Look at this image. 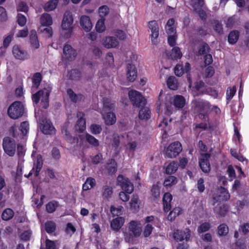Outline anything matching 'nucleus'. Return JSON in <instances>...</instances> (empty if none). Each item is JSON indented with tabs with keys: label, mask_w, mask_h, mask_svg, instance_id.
Returning a JSON list of instances; mask_svg holds the SVG:
<instances>
[{
	"label": "nucleus",
	"mask_w": 249,
	"mask_h": 249,
	"mask_svg": "<svg viewBox=\"0 0 249 249\" xmlns=\"http://www.w3.org/2000/svg\"><path fill=\"white\" fill-rule=\"evenodd\" d=\"M142 232V228L139 223L134 220L131 221L124 232V238L127 243H133L135 238L139 237Z\"/></svg>",
	"instance_id": "1"
},
{
	"label": "nucleus",
	"mask_w": 249,
	"mask_h": 249,
	"mask_svg": "<svg viewBox=\"0 0 249 249\" xmlns=\"http://www.w3.org/2000/svg\"><path fill=\"white\" fill-rule=\"evenodd\" d=\"M195 112L198 114L199 119L206 121L208 119L211 111V104L209 102L203 99L196 100L194 103Z\"/></svg>",
	"instance_id": "2"
},
{
	"label": "nucleus",
	"mask_w": 249,
	"mask_h": 249,
	"mask_svg": "<svg viewBox=\"0 0 249 249\" xmlns=\"http://www.w3.org/2000/svg\"><path fill=\"white\" fill-rule=\"evenodd\" d=\"M24 111V107L20 101L13 102L8 107L7 114L13 119H17L21 117Z\"/></svg>",
	"instance_id": "3"
},
{
	"label": "nucleus",
	"mask_w": 249,
	"mask_h": 249,
	"mask_svg": "<svg viewBox=\"0 0 249 249\" xmlns=\"http://www.w3.org/2000/svg\"><path fill=\"white\" fill-rule=\"evenodd\" d=\"M128 96L133 106L140 107L146 104V100L140 92L136 90H130Z\"/></svg>",
	"instance_id": "4"
},
{
	"label": "nucleus",
	"mask_w": 249,
	"mask_h": 249,
	"mask_svg": "<svg viewBox=\"0 0 249 249\" xmlns=\"http://www.w3.org/2000/svg\"><path fill=\"white\" fill-rule=\"evenodd\" d=\"M77 56L76 50L68 44H66L63 49L61 59L63 62L67 63L74 60Z\"/></svg>",
	"instance_id": "5"
},
{
	"label": "nucleus",
	"mask_w": 249,
	"mask_h": 249,
	"mask_svg": "<svg viewBox=\"0 0 249 249\" xmlns=\"http://www.w3.org/2000/svg\"><path fill=\"white\" fill-rule=\"evenodd\" d=\"M2 146L5 153L10 157L14 156L16 152V144L14 139L9 137L3 139Z\"/></svg>",
	"instance_id": "6"
},
{
	"label": "nucleus",
	"mask_w": 249,
	"mask_h": 249,
	"mask_svg": "<svg viewBox=\"0 0 249 249\" xmlns=\"http://www.w3.org/2000/svg\"><path fill=\"white\" fill-rule=\"evenodd\" d=\"M117 181L118 185L120 186L123 191L130 194L134 190L133 184L127 178L124 177L123 175H119L117 178Z\"/></svg>",
	"instance_id": "7"
},
{
	"label": "nucleus",
	"mask_w": 249,
	"mask_h": 249,
	"mask_svg": "<svg viewBox=\"0 0 249 249\" xmlns=\"http://www.w3.org/2000/svg\"><path fill=\"white\" fill-rule=\"evenodd\" d=\"M182 145L178 141L174 142L169 144L165 151L167 157L173 158L176 157L182 151Z\"/></svg>",
	"instance_id": "8"
},
{
	"label": "nucleus",
	"mask_w": 249,
	"mask_h": 249,
	"mask_svg": "<svg viewBox=\"0 0 249 249\" xmlns=\"http://www.w3.org/2000/svg\"><path fill=\"white\" fill-rule=\"evenodd\" d=\"M211 156L210 153H203L201 154L198 160L199 166L203 172L209 173L211 169L209 159Z\"/></svg>",
	"instance_id": "9"
},
{
	"label": "nucleus",
	"mask_w": 249,
	"mask_h": 249,
	"mask_svg": "<svg viewBox=\"0 0 249 249\" xmlns=\"http://www.w3.org/2000/svg\"><path fill=\"white\" fill-rule=\"evenodd\" d=\"M219 194H214L213 196L214 203L226 201L230 199V195L226 188L220 186L219 188Z\"/></svg>",
	"instance_id": "10"
},
{
	"label": "nucleus",
	"mask_w": 249,
	"mask_h": 249,
	"mask_svg": "<svg viewBox=\"0 0 249 249\" xmlns=\"http://www.w3.org/2000/svg\"><path fill=\"white\" fill-rule=\"evenodd\" d=\"M12 53L14 57L19 60H25L29 56L27 52L18 45H15L13 47Z\"/></svg>",
	"instance_id": "11"
},
{
	"label": "nucleus",
	"mask_w": 249,
	"mask_h": 249,
	"mask_svg": "<svg viewBox=\"0 0 249 249\" xmlns=\"http://www.w3.org/2000/svg\"><path fill=\"white\" fill-rule=\"evenodd\" d=\"M138 76L137 69L135 65L128 63L126 68V77L127 80L130 82H134Z\"/></svg>",
	"instance_id": "12"
},
{
	"label": "nucleus",
	"mask_w": 249,
	"mask_h": 249,
	"mask_svg": "<svg viewBox=\"0 0 249 249\" xmlns=\"http://www.w3.org/2000/svg\"><path fill=\"white\" fill-rule=\"evenodd\" d=\"M191 66L189 62H186L184 66L182 62L178 63L174 68V73L178 76H181L184 73L190 72Z\"/></svg>",
	"instance_id": "13"
},
{
	"label": "nucleus",
	"mask_w": 249,
	"mask_h": 249,
	"mask_svg": "<svg viewBox=\"0 0 249 249\" xmlns=\"http://www.w3.org/2000/svg\"><path fill=\"white\" fill-rule=\"evenodd\" d=\"M148 27L151 30V41L153 44L157 45L158 42L156 40L159 36V27L157 21L154 20L148 22Z\"/></svg>",
	"instance_id": "14"
},
{
	"label": "nucleus",
	"mask_w": 249,
	"mask_h": 249,
	"mask_svg": "<svg viewBox=\"0 0 249 249\" xmlns=\"http://www.w3.org/2000/svg\"><path fill=\"white\" fill-rule=\"evenodd\" d=\"M77 117H80L76 122L75 129L79 132H83L86 129V119L84 118L85 114L83 112L78 111L77 114Z\"/></svg>",
	"instance_id": "15"
},
{
	"label": "nucleus",
	"mask_w": 249,
	"mask_h": 249,
	"mask_svg": "<svg viewBox=\"0 0 249 249\" xmlns=\"http://www.w3.org/2000/svg\"><path fill=\"white\" fill-rule=\"evenodd\" d=\"M73 21L72 14L70 12H66L64 13L63 20L61 23V27L63 30L69 29Z\"/></svg>",
	"instance_id": "16"
},
{
	"label": "nucleus",
	"mask_w": 249,
	"mask_h": 249,
	"mask_svg": "<svg viewBox=\"0 0 249 249\" xmlns=\"http://www.w3.org/2000/svg\"><path fill=\"white\" fill-rule=\"evenodd\" d=\"M42 132L45 135H54L56 129L50 120H46L42 124Z\"/></svg>",
	"instance_id": "17"
},
{
	"label": "nucleus",
	"mask_w": 249,
	"mask_h": 249,
	"mask_svg": "<svg viewBox=\"0 0 249 249\" xmlns=\"http://www.w3.org/2000/svg\"><path fill=\"white\" fill-rule=\"evenodd\" d=\"M103 44L107 48H113L119 45V42L115 37L108 36L103 39Z\"/></svg>",
	"instance_id": "18"
},
{
	"label": "nucleus",
	"mask_w": 249,
	"mask_h": 249,
	"mask_svg": "<svg viewBox=\"0 0 249 249\" xmlns=\"http://www.w3.org/2000/svg\"><path fill=\"white\" fill-rule=\"evenodd\" d=\"M80 24L82 28L86 31L89 32L92 28V24L88 16H82L80 18Z\"/></svg>",
	"instance_id": "19"
},
{
	"label": "nucleus",
	"mask_w": 249,
	"mask_h": 249,
	"mask_svg": "<svg viewBox=\"0 0 249 249\" xmlns=\"http://www.w3.org/2000/svg\"><path fill=\"white\" fill-rule=\"evenodd\" d=\"M173 196L171 193L166 192L164 194L162 198V203L164 212H168L171 210V202Z\"/></svg>",
	"instance_id": "20"
},
{
	"label": "nucleus",
	"mask_w": 249,
	"mask_h": 249,
	"mask_svg": "<svg viewBox=\"0 0 249 249\" xmlns=\"http://www.w3.org/2000/svg\"><path fill=\"white\" fill-rule=\"evenodd\" d=\"M43 164V160L42 156L39 154L36 157V162L34 164V166L32 168V170H35L34 176L36 177L38 176L39 172L41 171Z\"/></svg>",
	"instance_id": "21"
},
{
	"label": "nucleus",
	"mask_w": 249,
	"mask_h": 249,
	"mask_svg": "<svg viewBox=\"0 0 249 249\" xmlns=\"http://www.w3.org/2000/svg\"><path fill=\"white\" fill-rule=\"evenodd\" d=\"M182 56V53L180 48L178 47H174L172 48L169 54L168 55V58L172 60H178Z\"/></svg>",
	"instance_id": "22"
},
{
	"label": "nucleus",
	"mask_w": 249,
	"mask_h": 249,
	"mask_svg": "<svg viewBox=\"0 0 249 249\" xmlns=\"http://www.w3.org/2000/svg\"><path fill=\"white\" fill-rule=\"evenodd\" d=\"M124 219L123 217H117L112 219L110 222V227L112 230L118 231L123 226Z\"/></svg>",
	"instance_id": "23"
},
{
	"label": "nucleus",
	"mask_w": 249,
	"mask_h": 249,
	"mask_svg": "<svg viewBox=\"0 0 249 249\" xmlns=\"http://www.w3.org/2000/svg\"><path fill=\"white\" fill-rule=\"evenodd\" d=\"M67 93L73 103H76L84 99V96L83 94L81 93L76 94L71 89H68L67 90Z\"/></svg>",
	"instance_id": "24"
},
{
	"label": "nucleus",
	"mask_w": 249,
	"mask_h": 249,
	"mask_svg": "<svg viewBox=\"0 0 249 249\" xmlns=\"http://www.w3.org/2000/svg\"><path fill=\"white\" fill-rule=\"evenodd\" d=\"M185 99L183 96L176 95L174 96L173 104L176 108H181L185 106Z\"/></svg>",
	"instance_id": "25"
},
{
	"label": "nucleus",
	"mask_w": 249,
	"mask_h": 249,
	"mask_svg": "<svg viewBox=\"0 0 249 249\" xmlns=\"http://www.w3.org/2000/svg\"><path fill=\"white\" fill-rule=\"evenodd\" d=\"M103 118L107 125H112L116 122V115L113 112H107L106 115H103Z\"/></svg>",
	"instance_id": "26"
},
{
	"label": "nucleus",
	"mask_w": 249,
	"mask_h": 249,
	"mask_svg": "<svg viewBox=\"0 0 249 249\" xmlns=\"http://www.w3.org/2000/svg\"><path fill=\"white\" fill-rule=\"evenodd\" d=\"M109 174H114L117 170V163L113 159H110L107 163L106 167Z\"/></svg>",
	"instance_id": "27"
},
{
	"label": "nucleus",
	"mask_w": 249,
	"mask_h": 249,
	"mask_svg": "<svg viewBox=\"0 0 249 249\" xmlns=\"http://www.w3.org/2000/svg\"><path fill=\"white\" fill-rule=\"evenodd\" d=\"M139 112V117L141 120H148L151 117V111L149 108L142 107Z\"/></svg>",
	"instance_id": "28"
},
{
	"label": "nucleus",
	"mask_w": 249,
	"mask_h": 249,
	"mask_svg": "<svg viewBox=\"0 0 249 249\" xmlns=\"http://www.w3.org/2000/svg\"><path fill=\"white\" fill-rule=\"evenodd\" d=\"M239 37V32L238 31L234 30L231 31L228 36V41L229 44L231 45L235 44L238 41Z\"/></svg>",
	"instance_id": "29"
},
{
	"label": "nucleus",
	"mask_w": 249,
	"mask_h": 249,
	"mask_svg": "<svg viewBox=\"0 0 249 249\" xmlns=\"http://www.w3.org/2000/svg\"><path fill=\"white\" fill-rule=\"evenodd\" d=\"M167 85L170 89H177L178 87V79L174 76H169L167 80Z\"/></svg>",
	"instance_id": "30"
},
{
	"label": "nucleus",
	"mask_w": 249,
	"mask_h": 249,
	"mask_svg": "<svg viewBox=\"0 0 249 249\" xmlns=\"http://www.w3.org/2000/svg\"><path fill=\"white\" fill-rule=\"evenodd\" d=\"M50 89H45V91L44 94L43 95L41 101V105L42 108L44 109H47L49 105V96L51 92Z\"/></svg>",
	"instance_id": "31"
},
{
	"label": "nucleus",
	"mask_w": 249,
	"mask_h": 249,
	"mask_svg": "<svg viewBox=\"0 0 249 249\" xmlns=\"http://www.w3.org/2000/svg\"><path fill=\"white\" fill-rule=\"evenodd\" d=\"M30 41L31 45L35 49L39 47V43L38 40L36 32L35 30H32L30 35Z\"/></svg>",
	"instance_id": "32"
},
{
	"label": "nucleus",
	"mask_w": 249,
	"mask_h": 249,
	"mask_svg": "<svg viewBox=\"0 0 249 249\" xmlns=\"http://www.w3.org/2000/svg\"><path fill=\"white\" fill-rule=\"evenodd\" d=\"M40 23L43 26H49L52 24L53 19L51 15L48 13H45L40 17Z\"/></svg>",
	"instance_id": "33"
},
{
	"label": "nucleus",
	"mask_w": 249,
	"mask_h": 249,
	"mask_svg": "<svg viewBox=\"0 0 249 249\" xmlns=\"http://www.w3.org/2000/svg\"><path fill=\"white\" fill-rule=\"evenodd\" d=\"M86 142L92 146L96 147L99 145V141L94 136L87 133L85 135Z\"/></svg>",
	"instance_id": "34"
},
{
	"label": "nucleus",
	"mask_w": 249,
	"mask_h": 249,
	"mask_svg": "<svg viewBox=\"0 0 249 249\" xmlns=\"http://www.w3.org/2000/svg\"><path fill=\"white\" fill-rule=\"evenodd\" d=\"M14 215V212L11 208H6L1 213V219L4 221L11 220Z\"/></svg>",
	"instance_id": "35"
},
{
	"label": "nucleus",
	"mask_w": 249,
	"mask_h": 249,
	"mask_svg": "<svg viewBox=\"0 0 249 249\" xmlns=\"http://www.w3.org/2000/svg\"><path fill=\"white\" fill-rule=\"evenodd\" d=\"M42 79V76L40 72L34 73L32 78L33 86L36 89L38 88Z\"/></svg>",
	"instance_id": "36"
},
{
	"label": "nucleus",
	"mask_w": 249,
	"mask_h": 249,
	"mask_svg": "<svg viewBox=\"0 0 249 249\" xmlns=\"http://www.w3.org/2000/svg\"><path fill=\"white\" fill-rule=\"evenodd\" d=\"M115 107V101H112L108 98L103 99V107L107 110H112Z\"/></svg>",
	"instance_id": "37"
},
{
	"label": "nucleus",
	"mask_w": 249,
	"mask_h": 249,
	"mask_svg": "<svg viewBox=\"0 0 249 249\" xmlns=\"http://www.w3.org/2000/svg\"><path fill=\"white\" fill-rule=\"evenodd\" d=\"M59 205L58 202L56 200L50 201L46 205V209L48 213L54 212Z\"/></svg>",
	"instance_id": "38"
},
{
	"label": "nucleus",
	"mask_w": 249,
	"mask_h": 249,
	"mask_svg": "<svg viewBox=\"0 0 249 249\" xmlns=\"http://www.w3.org/2000/svg\"><path fill=\"white\" fill-rule=\"evenodd\" d=\"M181 209L179 207H176L174 208L169 213L167 219L170 221H173L175 219V218L178 216L181 212Z\"/></svg>",
	"instance_id": "39"
},
{
	"label": "nucleus",
	"mask_w": 249,
	"mask_h": 249,
	"mask_svg": "<svg viewBox=\"0 0 249 249\" xmlns=\"http://www.w3.org/2000/svg\"><path fill=\"white\" fill-rule=\"evenodd\" d=\"M174 238L177 241H182L184 238H185L186 241H187L188 238L184 231L179 230H177L174 232Z\"/></svg>",
	"instance_id": "40"
},
{
	"label": "nucleus",
	"mask_w": 249,
	"mask_h": 249,
	"mask_svg": "<svg viewBox=\"0 0 249 249\" xmlns=\"http://www.w3.org/2000/svg\"><path fill=\"white\" fill-rule=\"evenodd\" d=\"M56 226L54 222L48 221L45 224V230L48 233H52L56 230Z\"/></svg>",
	"instance_id": "41"
},
{
	"label": "nucleus",
	"mask_w": 249,
	"mask_h": 249,
	"mask_svg": "<svg viewBox=\"0 0 249 249\" xmlns=\"http://www.w3.org/2000/svg\"><path fill=\"white\" fill-rule=\"evenodd\" d=\"M230 210V206L227 204H223L220 206L217 214L220 217H225Z\"/></svg>",
	"instance_id": "42"
},
{
	"label": "nucleus",
	"mask_w": 249,
	"mask_h": 249,
	"mask_svg": "<svg viewBox=\"0 0 249 249\" xmlns=\"http://www.w3.org/2000/svg\"><path fill=\"white\" fill-rule=\"evenodd\" d=\"M229 231L228 226L225 223L220 224L217 227L218 234L220 236H226Z\"/></svg>",
	"instance_id": "43"
},
{
	"label": "nucleus",
	"mask_w": 249,
	"mask_h": 249,
	"mask_svg": "<svg viewBox=\"0 0 249 249\" xmlns=\"http://www.w3.org/2000/svg\"><path fill=\"white\" fill-rule=\"evenodd\" d=\"M59 0H50L44 7V10L49 12L54 10L57 6Z\"/></svg>",
	"instance_id": "44"
},
{
	"label": "nucleus",
	"mask_w": 249,
	"mask_h": 249,
	"mask_svg": "<svg viewBox=\"0 0 249 249\" xmlns=\"http://www.w3.org/2000/svg\"><path fill=\"white\" fill-rule=\"evenodd\" d=\"M178 168V163L173 161L169 163L166 167L165 172L167 174H172L176 172Z\"/></svg>",
	"instance_id": "45"
},
{
	"label": "nucleus",
	"mask_w": 249,
	"mask_h": 249,
	"mask_svg": "<svg viewBox=\"0 0 249 249\" xmlns=\"http://www.w3.org/2000/svg\"><path fill=\"white\" fill-rule=\"evenodd\" d=\"M113 193V188L109 186L105 185L103 187L102 196L104 198L111 197Z\"/></svg>",
	"instance_id": "46"
},
{
	"label": "nucleus",
	"mask_w": 249,
	"mask_h": 249,
	"mask_svg": "<svg viewBox=\"0 0 249 249\" xmlns=\"http://www.w3.org/2000/svg\"><path fill=\"white\" fill-rule=\"evenodd\" d=\"M150 194L156 200L160 197V188L158 185H153L150 190Z\"/></svg>",
	"instance_id": "47"
},
{
	"label": "nucleus",
	"mask_w": 249,
	"mask_h": 249,
	"mask_svg": "<svg viewBox=\"0 0 249 249\" xmlns=\"http://www.w3.org/2000/svg\"><path fill=\"white\" fill-rule=\"evenodd\" d=\"M178 182L177 178L173 176H169L164 180L163 184L165 187H171Z\"/></svg>",
	"instance_id": "48"
},
{
	"label": "nucleus",
	"mask_w": 249,
	"mask_h": 249,
	"mask_svg": "<svg viewBox=\"0 0 249 249\" xmlns=\"http://www.w3.org/2000/svg\"><path fill=\"white\" fill-rule=\"evenodd\" d=\"M138 196H133L130 202V208L134 213L138 212L139 210Z\"/></svg>",
	"instance_id": "49"
},
{
	"label": "nucleus",
	"mask_w": 249,
	"mask_h": 249,
	"mask_svg": "<svg viewBox=\"0 0 249 249\" xmlns=\"http://www.w3.org/2000/svg\"><path fill=\"white\" fill-rule=\"evenodd\" d=\"M102 128L101 125L92 124L90 126V131L93 135H98L101 133Z\"/></svg>",
	"instance_id": "50"
},
{
	"label": "nucleus",
	"mask_w": 249,
	"mask_h": 249,
	"mask_svg": "<svg viewBox=\"0 0 249 249\" xmlns=\"http://www.w3.org/2000/svg\"><path fill=\"white\" fill-rule=\"evenodd\" d=\"M45 89L44 90H40L36 92V93L32 95V100L34 104H37L39 103L41 97H42L43 95L44 94Z\"/></svg>",
	"instance_id": "51"
},
{
	"label": "nucleus",
	"mask_w": 249,
	"mask_h": 249,
	"mask_svg": "<svg viewBox=\"0 0 249 249\" xmlns=\"http://www.w3.org/2000/svg\"><path fill=\"white\" fill-rule=\"evenodd\" d=\"M29 130V125L27 121H24L20 123L19 130L23 136H26Z\"/></svg>",
	"instance_id": "52"
},
{
	"label": "nucleus",
	"mask_w": 249,
	"mask_h": 249,
	"mask_svg": "<svg viewBox=\"0 0 249 249\" xmlns=\"http://www.w3.org/2000/svg\"><path fill=\"white\" fill-rule=\"evenodd\" d=\"M190 5L193 8L194 10H196L199 7H202L204 4L203 0H191Z\"/></svg>",
	"instance_id": "53"
},
{
	"label": "nucleus",
	"mask_w": 249,
	"mask_h": 249,
	"mask_svg": "<svg viewBox=\"0 0 249 249\" xmlns=\"http://www.w3.org/2000/svg\"><path fill=\"white\" fill-rule=\"evenodd\" d=\"M95 28L98 33H102L105 30V18H101L98 20L96 24Z\"/></svg>",
	"instance_id": "54"
},
{
	"label": "nucleus",
	"mask_w": 249,
	"mask_h": 249,
	"mask_svg": "<svg viewBox=\"0 0 249 249\" xmlns=\"http://www.w3.org/2000/svg\"><path fill=\"white\" fill-rule=\"evenodd\" d=\"M236 91V89L235 86H233L232 88H228L226 92V99L228 101L231 100L234 96Z\"/></svg>",
	"instance_id": "55"
},
{
	"label": "nucleus",
	"mask_w": 249,
	"mask_h": 249,
	"mask_svg": "<svg viewBox=\"0 0 249 249\" xmlns=\"http://www.w3.org/2000/svg\"><path fill=\"white\" fill-rule=\"evenodd\" d=\"M213 23L214 31L219 34H222L223 33V28L222 23L217 20H214Z\"/></svg>",
	"instance_id": "56"
},
{
	"label": "nucleus",
	"mask_w": 249,
	"mask_h": 249,
	"mask_svg": "<svg viewBox=\"0 0 249 249\" xmlns=\"http://www.w3.org/2000/svg\"><path fill=\"white\" fill-rule=\"evenodd\" d=\"M108 13L109 8L107 5H103L99 8L98 13L101 18H104Z\"/></svg>",
	"instance_id": "57"
},
{
	"label": "nucleus",
	"mask_w": 249,
	"mask_h": 249,
	"mask_svg": "<svg viewBox=\"0 0 249 249\" xmlns=\"http://www.w3.org/2000/svg\"><path fill=\"white\" fill-rule=\"evenodd\" d=\"M208 128L210 130V132H212L213 130V127L212 125H209L208 126L207 124L205 123H201L199 124H197L196 125L194 128L195 129H201L203 130H206Z\"/></svg>",
	"instance_id": "58"
},
{
	"label": "nucleus",
	"mask_w": 249,
	"mask_h": 249,
	"mask_svg": "<svg viewBox=\"0 0 249 249\" xmlns=\"http://www.w3.org/2000/svg\"><path fill=\"white\" fill-rule=\"evenodd\" d=\"M81 77V73L77 69H73L71 70L70 73V78L73 80H79Z\"/></svg>",
	"instance_id": "59"
},
{
	"label": "nucleus",
	"mask_w": 249,
	"mask_h": 249,
	"mask_svg": "<svg viewBox=\"0 0 249 249\" xmlns=\"http://www.w3.org/2000/svg\"><path fill=\"white\" fill-rule=\"evenodd\" d=\"M211 228L210 224L209 222H204L198 226L197 231L199 233H203L208 231Z\"/></svg>",
	"instance_id": "60"
},
{
	"label": "nucleus",
	"mask_w": 249,
	"mask_h": 249,
	"mask_svg": "<svg viewBox=\"0 0 249 249\" xmlns=\"http://www.w3.org/2000/svg\"><path fill=\"white\" fill-rule=\"evenodd\" d=\"M27 21L26 18L22 14L18 13L17 15V22L18 24L21 26H24Z\"/></svg>",
	"instance_id": "61"
},
{
	"label": "nucleus",
	"mask_w": 249,
	"mask_h": 249,
	"mask_svg": "<svg viewBox=\"0 0 249 249\" xmlns=\"http://www.w3.org/2000/svg\"><path fill=\"white\" fill-rule=\"evenodd\" d=\"M17 11L26 13L28 11V6L24 1H20L17 5Z\"/></svg>",
	"instance_id": "62"
},
{
	"label": "nucleus",
	"mask_w": 249,
	"mask_h": 249,
	"mask_svg": "<svg viewBox=\"0 0 249 249\" xmlns=\"http://www.w3.org/2000/svg\"><path fill=\"white\" fill-rule=\"evenodd\" d=\"M110 212L113 217L121 215L122 213V210L121 208H116L113 206L110 207Z\"/></svg>",
	"instance_id": "63"
},
{
	"label": "nucleus",
	"mask_w": 249,
	"mask_h": 249,
	"mask_svg": "<svg viewBox=\"0 0 249 249\" xmlns=\"http://www.w3.org/2000/svg\"><path fill=\"white\" fill-rule=\"evenodd\" d=\"M153 230V227L152 225L147 224L144 228L143 232V236L145 237H147L150 235Z\"/></svg>",
	"instance_id": "64"
}]
</instances>
